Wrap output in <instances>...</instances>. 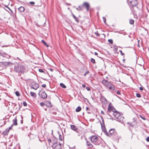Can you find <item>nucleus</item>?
I'll list each match as a JSON object with an SVG mask.
<instances>
[{"label": "nucleus", "instance_id": "13", "mask_svg": "<svg viewBox=\"0 0 149 149\" xmlns=\"http://www.w3.org/2000/svg\"><path fill=\"white\" fill-rule=\"evenodd\" d=\"M20 72L21 73H23L26 71L25 67L23 65H20Z\"/></svg>", "mask_w": 149, "mask_h": 149}, {"label": "nucleus", "instance_id": "5", "mask_svg": "<svg viewBox=\"0 0 149 149\" xmlns=\"http://www.w3.org/2000/svg\"><path fill=\"white\" fill-rule=\"evenodd\" d=\"M38 95L41 98L43 99L46 98L47 96V94L43 90H41L39 91Z\"/></svg>", "mask_w": 149, "mask_h": 149}, {"label": "nucleus", "instance_id": "44", "mask_svg": "<svg viewBox=\"0 0 149 149\" xmlns=\"http://www.w3.org/2000/svg\"><path fill=\"white\" fill-rule=\"evenodd\" d=\"M42 86L43 88H45L46 87L45 84H43L42 85Z\"/></svg>", "mask_w": 149, "mask_h": 149}, {"label": "nucleus", "instance_id": "45", "mask_svg": "<svg viewBox=\"0 0 149 149\" xmlns=\"http://www.w3.org/2000/svg\"><path fill=\"white\" fill-rule=\"evenodd\" d=\"M86 89L88 91H89L90 90V88L88 87H86Z\"/></svg>", "mask_w": 149, "mask_h": 149}, {"label": "nucleus", "instance_id": "36", "mask_svg": "<svg viewBox=\"0 0 149 149\" xmlns=\"http://www.w3.org/2000/svg\"><path fill=\"white\" fill-rule=\"evenodd\" d=\"M136 96L138 97H141V95L139 93H137L136 94Z\"/></svg>", "mask_w": 149, "mask_h": 149}, {"label": "nucleus", "instance_id": "47", "mask_svg": "<svg viewBox=\"0 0 149 149\" xmlns=\"http://www.w3.org/2000/svg\"><path fill=\"white\" fill-rule=\"evenodd\" d=\"M30 3L32 5H33L35 4V3L33 1L30 2Z\"/></svg>", "mask_w": 149, "mask_h": 149}, {"label": "nucleus", "instance_id": "15", "mask_svg": "<svg viewBox=\"0 0 149 149\" xmlns=\"http://www.w3.org/2000/svg\"><path fill=\"white\" fill-rule=\"evenodd\" d=\"M39 87L38 84H35L32 85V88L36 90Z\"/></svg>", "mask_w": 149, "mask_h": 149}, {"label": "nucleus", "instance_id": "12", "mask_svg": "<svg viewBox=\"0 0 149 149\" xmlns=\"http://www.w3.org/2000/svg\"><path fill=\"white\" fill-rule=\"evenodd\" d=\"M83 5L86 7L87 10L88 11L89 10L90 8V5L88 3L86 2H84L83 3Z\"/></svg>", "mask_w": 149, "mask_h": 149}, {"label": "nucleus", "instance_id": "2", "mask_svg": "<svg viewBox=\"0 0 149 149\" xmlns=\"http://www.w3.org/2000/svg\"><path fill=\"white\" fill-rule=\"evenodd\" d=\"M102 83L110 90L114 91L115 89V87L113 84L106 80L103 79Z\"/></svg>", "mask_w": 149, "mask_h": 149}, {"label": "nucleus", "instance_id": "6", "mask_svg": "<svg viewBox=\"0 0 149 149\" xmlns=\"http://www.w3.org/2000/svg\"><path fill=\"white\" fill-rule=\"evenodd\" d=\"M127 1L129 5L132 6H135L138 3L136 0H127Z\"/></svg>", "mask_w": 149, "mask_h": 149}, {"label": "nucleus", "instance_id": "4", "mask_svg": "<svg viewBox=\"0 0 149 149\" xmlns=\"http://www.w3.org/2000/svg\"><path fill=\"white\" fill-rule=\"evenodd\" d=\"M19 119L21 120V124L23 123V117L21 115L17 116L13 120V125H17V120Z\"/></svg>", "mask_w": 149, "mask_h": 149}, {"label": "nucleus", "instance_id": "57", "mask_svg": "<svg viewBox=\"0 0 149 149\" xmlns=\"http://www.w3.org/2000/svg\"><path fill=\"white\" fill-rule=\"evenodd\" d=\"M50 70L51 71H53V70L52 69H50Z\"/></svg>", "mask_w": 149, "mask_h": 149}, {"label": "nucleus", "instance_id": "25", "mask_svg": "<svg viewBox=\"0 0 149 149\" xmlns=\"http://www.w3.org/2000/svg\"><path fill=\"white\" fill-rule=\"evenodd\" d=\"M30 94L31 95L32 97H35L36 96V93L34 92H30Z\"/></svg>", "mask_w": 149, "mask_h": 149}, {"label": "nucleus", "instance_id": "31", "mask_svg": "<svg viewBox=\"0 0 149 149\" xmlns=\"http://www.w3.org/2000/svg\"><path fill=\"white\" fill-rule=\"evenodd\" d=\"M103 22H104V23L105 24H107L106 22V18L105 17H103Z\"/></svg>", "mask_w": 149, "mask_h": 149}, {"label": "nucleus", "instance_id": "35", "mask_svg": "<svg viewBox=\"0 0 149 149\" xmlns=\"http://www.w3.org/2000/svg\"><path fill=\"white\" fill-rule=\"evenodd\" d=\"M50 112L51 113L53 114L54 115H55L56 114V113L55 111L52 112L51 110L50 111Z\"/></svg>", "mask_w": 149, "mask_h": 149}, {"label": "nucleus", "instance_id": "52", "mask_svg": "<svg viewBox=\"0 0 149 149\" xmlns=\"http://www.w3.org/2000/svg\"><path fill=\"white\" fill-rule=\"evenodd\" d=\"M82 86L83 88H85L86 87V85L84 84H83L82 85Z\"/></svg>", "mask_w": 149, "mask_h": 149}, {"label": "nucleus", "instance_id": "53", "mask_svg": "<svg viewBox=\"0 0 149 149\" xmlns=\"http://www.w3.org/2000/svg\"><path fill=\"white\" fill-rule=\"evenodd\" d=\"M90 109L88 107H86V110H88Z\"/></svg>", "mask_w": 149, "mask_h": 149}, {"label": "nucleus", "instance_id": "38", "mask_svg": "<svg viewBox=\"0 0 149 149\" xmlns=\"http://www.w3.org/2000/svg\"><path fill=\"white\" fill-rule=\"evenodd\" d=\"M108 41L110 43H111V44H112L113 43V40H112L111 39H109L108 40Z\"/></svg>", "mask_w": 149, "mask_h": 149}, {"label": "nucleus", "instance_id": "18", "mask_svg": "<svg viewBox=\"0 0 149 149\" xmlns=\"http://www.w3.org/2000/svg\"><path fill=\"white\" fill-rule=\"evenodd\" d=\"M1 56H3V57H6V58H9L10 57V56L8 55L7 54L5 53L2 54H1Z\"/></svg>", "mask_w": 149, "mask_h": 149}, {"label": "nucleus", "instance_id": "48", "mask_svg": "<svg viewBox=\"0 0 149 149\" xmlns=\"http://www.w3.org/2000/svg\"><path fill=\"white\" fill-rule=\"evenodd\" d=\"M118 94V95H119L120 94V91H117V92H116Z\"/></svg>", "mask_w": 149, "mask_h": 149}, {"label": "nucleus", "instance_id": "7", "mask_svg": "<svg viewBox=\"0 0 149 149\" xmlns=\"http://www.w3.org/2000/svg\"><path fill=\"white\" fill-rule=\"evenodd\" d=\"M89 138L92 143H95L97 141L98 138L96 136H93L90 137Z\"/></svg>", "mask_w": 149, "mask_h": 149}, {"label": "nucleus", "instance_id": "27", "mask_svg": "<svg viewBox=\"0 0 149 149\" xmlns=\"http://www.w3.org/2000/svg\"><path fill=\"white\" fill-rule=\"evenodd\" d=\"M134 22V20H133L132 19H130V23L131 24H133Z\"/></svg>", "mask_w": 149, "mask_h": 149}, {"label": "nucleus", "instance_id": "8", "mask_svg": "<svg viewBox=\"0 0 149 149\" xmlns=\"http://www.w3.org/2000/svg\"><path fill=\"white\" fill-rule=\"evenodd\" d=\"M102 121L103 123L104 124V125H102V123H101L102 130V131L105 133L106 135H108V133L106 131V129L105 127V126L104 125V120L102 118Z\"/></svg>", "mask_w": 149, "mask_h": 149}, {"label": "nucleus", "instance_id": "33", "mask_svg": "<svg viewBox=\"0 0 149 149\" xmlns=\"http://www.w3.org/2000/svg\"><path fill=\"white\" fill-rule=\"evenodd\" d=\"M15 94H16V95L17 96H19L20 95H19V93L17 91H16L15 92Z\"/></svg>", "mask_w": 149, "mask_h": 149}, {"label": "nucleus", "instance_id": "41", "mask_svg": "<svg viewBox=\"0 0 149 149\" xmlns=\"http://www.w3.org/2000/svg\"><path fill=\"white\" fill-rule=\"evenodd\" d=\"M59 138L60 140L62 141V136L60 134L59 135Z\"/></svg>", "mask_w": 149, "mask_h": 149}, {"label": "nucleus", "instance_id": "26", "mask_svg": "<svg viewBox=\"0 0 149 149\" xmlns=\"http://www.w3.org/2000/svg\"><path fill=\"white\" fill-rule=\"evenodd\" d=\"M60 86L63 88H66V86L63 83H61L60 84Z\"/></svg>", "mask_w": 149, "mask_h": 149}, {"label": "nucleus", "instance_id": "40", "mask_svg": "<svg viewBox=\"0 0 149 149\" xmlns=\"http://www.w3.org/2000/svg\"><path fill=\"white\" fill-rule=\"evenodd\" d=\"M23 104L24 106H26L27 105V104L25 102H23Z\"/></svg>", "mask_w": 149, "mask_h": 149}, {"label": "nucleus", "instance_id": "23", "mask_svg": "<svg viewBox=\"0 0 149 149\" xmlns=\"http://www.w3.org/2000/svg\"><path fill=\"white\" fill-rule=\"evenodd\" d=\"M81 108L80 106L78 107L76 109V111L77 112H79L81 111Z\"/></svg>", "mask_w": 149, "mask_h": 149}, {"label": "nucleus", "instance_id": "39", "mask_svg": "<svg viewBox=\"0 0 149 149\" xmlns=\"http://www.w3.org/2000/svg\"><path fill=\"white\" fill-rule=\"evenodd\" d=\"M89 73V72L88 71H87L84 74V75L85 76H86L87 74H88Z\"/></svg>", "mask_w": 149, "mask_h": 149}, {"label": "nucleus", "instance_id": "58", "mask_svg": "<svg viewBox=\"0 0 149 149\" xmlns=\"http://www.w3.org/2000/svg\"><path fill=\"white\" fill-rule=\"evenodd\" d=\"M127 124H130H130H130V123L129 122H127Z\"/></svg>", "mask_w": 149, "mask_h": 149}, {"label": "nucleus", "instance_id": "56", "mask_svg": "<svg viewBox=\"0 0 149 149\" xmlns=\"http://www.w3.org/2000/svg\"><path fill=\"white\" fill-rule=\"evenodd\" d=\"M130 126H131L132 127H133V125H132L131 124H130Z\"/></svg>", "mask_w": 149, "mask_h": 149}, {"label": "nucleus", "instance_id": "32", "mask_svg": "<svg viewBox=\"0 0 149 149\" xmlns=\"http://www.w3.org/2000/svg\"><path fill=\"white\" fill-rule=\"evenodd\" d=\"M1 123H2V122H3V124H2L1 125V126H3V125H4L5 124H6V121H4V120H1Z\"/></svg>", "mask_w": 149, "mask_h": 149}, {"label": "nucleus", "instance_id": "10", "mask_svg": "<svg viewBox=\"0 0 149 149\" xmlns=\"http://www.w3.org/2000/svg\"><path fill=\"white\" fill-rule=\"evenodd\" d=\"M13 63L11 62H1V66L4 65L7 66L9 65H12Z\"/></svg>", "mask_w": 149, "mask_h": 149}, {"label": "nucleus", "instance_id": "1", "mask_svg": "<svg viewBox=\"0 0 149 149\" xmlns=\"http://www.w3.org/2000/svg\"><path fill=\"white\" fill-rule=\"evenodd\" d=\"M113 114L114 116L117 119V121H119L122 123H124V118L123 117V115L120 114L117 111L114 112Z\"/></svg>", "mask_w": 149, "mask_h": 149}, {"label": "nucleus", "instance_id": "62", "mask_svg": "<svg viewBox=\"0 0 149 149\" xmlns=\"http://www.w3.org/2000/svg\"><path fill=\"white\" fill-rule=\"evenodd\" d=\"M143 118V119H144V120H145V118Z\"/></svg>", "mask_w": 149, "mask_h": 149}, {"label": "nucleus", "instance_id": "51", "mask_svg": "<svg viewBox=\"0 0 149 149\" xmlns=\"http://www.w3.org/2000/svg\"><path fill=\"white\" fill-rule=\"evenodd\" d=\"M101 113L102 114L104 115V112L103 111H102L101 112Z\"/></svg>", "mask_w": 149, "mask_h": 149}, {"label": "nucleus", "instance_id": "63", "mask_svg": "<svg viewBox=\"0 0 149 149\" xmlns=\"http://www.w3.org/2000/svg\"><path fill=\"white\" fill-rule=\"evenodd\" d=\"M88 113H90V112H88Z\"/></svg>", "mask_w": 149, "mask_h": 149}, {"label": "nucleus", "instance_id": "61", "mask_svg": "<svg viewBox=\"0 0 149 149\" xmlns=\"http://www.w3.org/2000/svg\"><path fill=\"white\" fill-rule=\"evenodd\" d=\"M45 111H46V110H47V109H45Z\"/></svg>", "mask_w": 149, "mask_h": 149}, {"label": "nucleus", "instance_id": "59", "mask_svg": "<svg viewBox=\"0 0 149 149\" xmlns=\"http://www.w3.org/2000/svg\"><path fill=\"white\" fill-rule=\"evenodd\" d=\"M1 7L2 8H3V7H2V6H1Z\"/></svg>", "mask_w": 149, "mask_h": 149}, {"label": "nucleus", "instance_id": "50", "mask_svg": "<svg viewBox=\"0 0 149 149\" xmlns=\"http://www.w3.org/2000/svg\"><path fill=\"white\" fill-rule=\"evenodd\" d=\"M139 89L141 90V91H143V88L142 87H140L139 88Z\"/></svg>", "mask_w": 149, "mask_h": 149}, {"label": "nucleus", "instance_id": "17", "mask_svg": "<svg viewBox=\"0 0 149 149\" xmlns=\"http://www.w3.org/2000/svg\"><path fill=\"white\" fill-rule=\"evenodd\" d=\"M114 133V130L113 129H111L109 131V133H108V135L109 136H110V135H112Z\"/></svg>", "mask_w": 149, "mask_h": 149}, {"label": "nucleus", "instance_id": "22", "mask_svg": "<svg viewBox=\"0 0 149 149\" xmlns=\"http://www.w3.org/2000/svg\"><path fill=\"white\" fill-rule=\"evenodd\" d=\"M72 15L74 18L75 19L77 23H78L79 22V20L78 18L76 17L73 14H72Z\"/></svg>", "mask_w": 149, "mask_h": 149}, {"label": "nucleus", "instance_id": "29", "mask_svg": "<svg viewBox=\"0 0 149 149\" xmlns=\"http://www.w3.org/2000/svg\"><path fill=\"white\" fill-rule=\"evenodd\" d=\"M82 9V7L81 6H79L78 8H76V9L77 10H81Z\"/></svg>", "mask_w": 149, "mask_h": 149}, {"label": "nucleus", "instance_id": "16", "mask_svg": "<svg viewBox=\"0 0 149 149\" xmlns=\"http://www.w3.org/2000/svg\"><path fill=\"white\" fill-rule=\"evenodd\" d=\"M70 127L72 130L75 131H76L77 129L76 126L74 125H71Z\"/></svg>", "mask_w": 149, "mask_h": 149}, {"label": "nucleus", "instance_id": "24", "mask_svg": "<svg viewBox=\"0 0 149 149\" xmlns=\"http://www.w3.org/2000/svg\"><path fill=\"white\" fill-rule=\"evenodd\" d=\"M42 42L47 47H49V45L47 44L43 40H41Z\"/></svg>", "mask_w": 149, "mask_h": 149}, {"label": "nucleus", "instance_id": "54", "mask_svg": "<svg viewBox=\"0 0 149 149\" xmlns=\"http://www.w3.org/2000/svg\"><path fill=\"white\" fill-rule=\"evenodd\" d=\"M121 34H123L124 35H125L126 34L125 32H124L123 33H120Z\"/></svg>", "mask_w": 149, "mask_h": 149}, {"label": "nucleus", "instance_id": "28", "mask_svg": "<svg viewBox=\"0 0 149 149\" xmlns=\"http://www.w3.org/2000/svg\"><path fill=\"white\" fill-rule=\"evenodd\" d=\"M91 62L92 63H93L94 64V63H95V60L93 58H91Z\"/></svg>", "mask_w": 149, "mask_h": 149}, {"label": "nucleus", "instance_id": "34", "mask_svg": "<svg viewBox=\"0 0 149 149\" xmlns=\"http://www.w3.org/2000/svg\"><path fill=\"white\" fill-rule=\"evenodd\" d=\"M95 34L97 36H100V34L99 33H98L97 31L95 32Z\"/></svg>", "mask_w": 149, "mask_h": 149}, {"label": "nucleus", "instance_id": "3", "mask_svg": "<svg viewBox=\"0 0 149 149\" xmlns=\"http://www.w3.org/2000/svg\"><path fill=\"white\" fill-rule=\"evenodd\" d=\"M52 147L53 149H62L61 143L57 141L56 139H55L53 142Z\"/></svg>", "mask_w": 149, "mask_h": 149}, {"label": "nucleus", "instance_id": "14", "mask_svg": "<svg viewBox=\"0 0 149 149\" xmlns=\"http://www.w3.org/2000/svg\"><path fill=\"white\" fill-rule=\"evenodd\" d=\"M20 65H15L14 67V70L15 71L17 72H20Z\"/></svg>", "mask_w": 149, "mask_h": 149}, {"label": "nucleus", "instance_id": "60", "mask_svg": "<svg viewBox=\"0 0 149 149\" xmlns=\"http://www.w3.org/2000/svg\"><path fill=\"white\" fill-rule=\"evenodd\" d=\"M104 100H105L106 101V99L105 98V97H104Z\"/></svg>", "mask_w": 149, "mask_h": 149}, {"label": "nucleus", "instance_id": "43", "mask_svg": "<svg viewBox=\"0 0 149 149\" xmlns=\"http://www.w3.org/2000/svg\"><path fill=\"white\" fill-rule=\"evenodd\" d=\"M39 71L40 72H44L43 70L42 69H39Z\"/></svg>", "mask_w": 149, "mask_h": 149}, {"label": "nucleus", "instance_id": "21", "mask_svg": "<svg viewBox=\"0 0 149 149\" xmlns=\"http://www.w3.org/2000/svg\"><path fill=\"white\" fill-rule=\"evenodd\" d=\"M86 144L87 146L89 148H91L93 147L92 145L88 141H87L86 142Z\"/></svg>", "mask_w": 149, "mask_h": 149}, {"label": "nucleus", "instance_id": "46", "mask_svg": "<svg viewBox=\"0 0 149 149\" xmlns=\"http://www.w3.org/2000/svg\"><path fill=\"white\" fill-rule=\"evenodd\" d=\"M48 140V142H49V143H50V142H51V140L50 139H47Z\"/></svg>", "mask_w": 149, "mask_h": 149}, {"label": "nucleus", "instance_id": "19", "mask_svg": "<svg viewBox=\"0 0 149 149\" xmlns=\"http://www.w3.org/2000/svg\"><path fill=\"white\" fill-rule=\"evenodd\" d=\"M47 107H50L52 106L51 103L49 101H47L45 103Z\"/></svg>", "mask_w": 149, "mask_h": 149}, {"label": "nucleus", "instance_id": "64", "mask_svg": "<svg viewBox=\"0 0 149 149\" xmlns=\"http://www.w3.org/2000/svg\"><path fill=\"white\" fill-rule=\"evenodd\" d=\"M138 46H139V47H140V46H139V44L138 45Z\"/></svg>", "mask_w": 149, "mask_h": 149}, {"label": "nucleus", "instance_id": "9", "mask_svg": "<svg viewBox=\"0 0 149 149\" xmlns=\"http://www.w3.org/2000/svg\"><path fill=\"white\" fill-rule=\"evenodd\" d=\"M108 110L109 112H111V111H112L114 112H115V111H116L115 109L112 106L110 105V104H109L108 107Z\"/></svg>", "mask_w": 149, "mask_h": 149}, {"label": "nucleus", "instance_id": "37", "mask_svg": "<svg viewBox=\"0 0 149 149\" xmlns=\"http://www.w3.org/2000/svg\"><path fill=\"white\" fill-rule=\"evenodd\" d=\"M45 105V103L43 102H41L40 103V105L41 106L43 107Z\"/></svg>", "mask_w": 149, "mask_h": 149}, {"label": "nucleus", "instance_id": "55", "mask_svg": "<svg viewBox=\"0 0 149 149\" xmlns=\"http://www.w3.org/2000/svg\"><path fill=\"white\" fill-rule=\"evenodd\" d=\"M95 54L96 55H97L98 54L96 52H95Z\"/></svg>", "mask_w": 149, "mask_h": 149}, {"label": "nucleus", "instance_id": "42", "mask_svg": "<svg viewBox=\"0 0 149 149\" xmlns=\"http://www.w3.org/2000/svg\"><path fill=\"white\" fill-rule=\"evenodd\" d=\"M119 51L120 52V54L122 56H123L124 55V54L123 53L122 51L121 50H120Z\"/></svg>", "mask_w": 149, "mask_h": 149}, {"label": "nucleus", "instance_id": "11", "mask_svg": "<svg viewBox=\"0 0 149 149\" xmlns=\"http://www.w3.org/2000/svg\"><path fill=\"white\" fill-rule=\"evenodd\" d=\"M13 125V124H12L11 126L8 129H6V130L3 132V134L4 135H6L8 134V132L9 130L10 129H11L13 125Z\"/></svg>", "mask_w": 149, "mask_h": 149}, {"label": "nucleus", "instance_id": "30", "mask_svg": "<svg viewBox=\"0 0 149 149\" xmlns=\"http://www.w3.org/2000/svg\"><path fill=\"white\" fill-rule=\"evenodd\" d=\"M5 6L6 8L5 9L7 11H8V10H10L12 11V10H11V9L8 7L7 6Z\"/></svg>", "mask_w": 149, "mask_h": 149}, {"label": "nucleus", "instance_id": "49", "mask_svg": "<svg viewBox=\"0 0 149 149\" xmlns=\"http://www.w3.org/2000/svg\"><path fill=\"white\" fill-rule=\"evenodd\" d=\"M146 140L147 141H149V136L147 137Z\"/></svg>", "mask_w": 149, "mask_h": 149}, {"label": "nucleus", "instance_id": "20", "mask_svg": "<svg viewBox=\"0 0 149 149\" xmlns=\"http://www.w3.org/2000/svg\"><path fill=\"white\" fill-rule=\"evenodd\" d=\"M24 10V8L22 6L18 8V10L20 12H23Z\"/></svg>", "mask_w": 149, "mask_h": 149}]
</instances>
